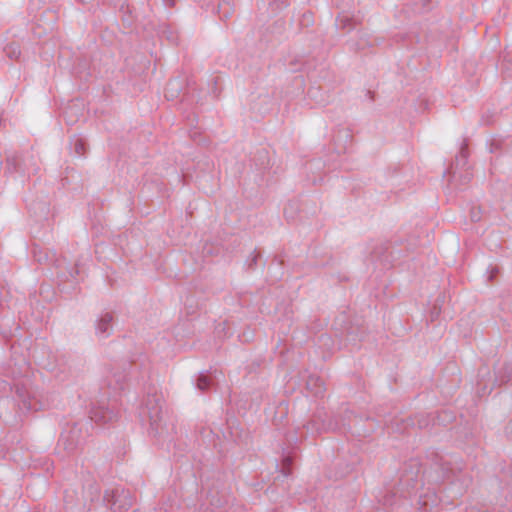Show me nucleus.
Masks as SVG:
<instances>
[{"label": "nucleus", "instance_id": "nucleus-15", "mask_svg": "<svg viewBox=\"0 0 512 512\" xmlns=\"http://www.w3.org/2000/svg\"><path fill=\"white\" fill-rule=\"evenodd\" d=\"M133 512H136V511H133Z\"/></svg>", "mask_w": 512, "mask_h": 512}, {"label": "nucleus", "instance_id": "nucleus-5", "mask_svg": "<svg viewBox=\"0 0 512 512\" xmlns=\"http://www.w3.org/2000/svg\"><path fill=\"white\" fill-rule=\"evenodd\" d=\"M211 384V380L206 375H200L197 379V388L201 391L206 390Z\"/></svg>", "mask_w": 512, "mask_h": 512}, {"label": "nucleus", "instance_id": "nucleus-8", "mask_svg": "<svg viewBox=\"0 0 512 512\" xmlns=\"http://www.w3.org/2000/svg\"><path fill=\"white\" fill-rule=\"evenodd\" d=\"M17 393L19 394V396L21 398H23L22 402H23L24 407H26L28 410H37L36 404H32L31 402H27L26 399L24 398V395L22 394V392L19 389L17 390Z\"/></svg>", "mask_w": 512, "mask_h": 512}, {"label": "nucleus", "instance_id": "nucleus-7", "mask_svg": "<svg viewBox=\"0 0 512 512\" xmlns=\"http://www.w3.org/2000/svg\"><path fill=\"white\" fill-rule=\"evenodd\" d=\"M291 463H292V460L290 457L284 458L283 463H282V473L285 476H288L290 474L289 466L291 465Z\"/></svg>", "mask_w": 512, "mask_h": 512}, {"label": "nucleus", "instance_id": "nucleus-9", "mask_svg": "<svg viewBox=\"0 0 512 512\" xmlns=\"http://www.w3.org/2000/svg\"><path fill=\"white\" fill-rule=\"evenodd\" d=\"M471 219H472V221H479L480 220L479 211L472 210L471 211Z\"/></svg>", "mask_w": 512, "mask_h": 512}, {"label": "nucleus", "instance_id": "nucleus-13", "mask_svg": "<svg viewBox=\"0 0 512 512\" xmlns=\"http://www.w3.org/2000/svg\"><path fill=\"white\" fill-rule=\"evenodd\" d=\"M511 378H507L506 380H502V382H509Z\"/></svg>", "mask_w": 512, "mask_h": 512}, {"label": "nucleus", "instance_id": "nucleus-2", "mask_svg": "<svg viewBox=\"0 0 512 512\" xmlns=\"http://www.w3.org/2000/svg\"><path fill=\"white\" fill-rule=\"evenodd\" d=\"M117 415L109 408L99 406L94 407L90 411V418L96 423H108L116 419Z\"/></svg>", "mask_w": 512, "mask_h": 512}, {"label": "nucleus", "instance_id": "nucleus-10", "mask_svg": "<svg viewBox=\"0 0 512 512\" xmlns=\"http://www.w3.org/2000/svg\"><path fill=\"white\" fill-rule=\"evenodd\" d=\"M364 36H365V35H364V34H362V36L360 37V40H359V41L361 42L362 46H361V47H359V49H364L365 44H366V42H367V41H366V39H364Z\"/></svg>", "mask_w": 512, "mask_h": 512}, {"label": "nucleus", "instance_id": "nucleus-4", "mask_svg": "<svg viewBox=\"0 0 512 512\" xmlns=\"http://www.w3.org/2000/svg\"><path fill=\"white\" fill-rule=\"evenodd\" d=\"M112 315L109 313H105L97 323V332L100 334H105L111 327Z\"/></svg>", "mask_w": 512, "mask_h": 512}, {"label": "nucleus", "instance_id": "nucleus-1", "mask_svg": "<svg viewBox=\"0 0 512 512\" xmlns=\"http://www.w3.org/2000/svg\"><path fill=\"white\" fill-rule=\"evenodd\" d=\"M146 408L150 419L151 432L154 436L168 438L175 433L174 421L168 413L163 411L159 398H149Z\"/></svg>", "mask_w": 512, "mask_h": 512}, {"label": "nucleus", "instance_id": "nucleus-11", "mask_svg": "<svg viewBox=\"0 0 512 512\" xmlns=\"http://www.w3.org/2000/svg\"><path fill=\"white\" fill-rule=\"evenodd\" d=\"M314 393H315V395H318V394L322 393L321 386Z\"/></svg>", "mask_w": 512, "mask_h": 512}, {"label": "nucleus", "instance_id": "nucleus-6", "mask_svg": "<svg viewBox=\"0 0 512 512\" xmlns=\"http://www.w3.org/2000/svg\"><path fill=\"white\" fill-rule=\"evenodd\" d=\"M74 148H75V152L78 155H83L84 151H85V143L81 139H78V140H76V142L74 144Z\"/></svg>", "mask_w": 512, "mask_h": 512}, {"label": "nucleus", "instance_id": "nucleus-14", "mask_svg": "<svg viewBox=\"0 0 512 512\" xmlns=\"http://www.w3.org/2000/svg\"><path fill=\"white\" fill-rule=\"evenodd\" d=\"M509 371L512 373V366H511V367H509Z\"/></svg>", "mask_w": 512, "mask_h": 512}, {"label": "nucleus", "instance_id": "nucleus-12", "mask_svg": "<svg viewBox=\"0 0 512 512\" xmlns=\"http://www.w3.org/2000/svg\"><path fill=\"white\" fill-rule=\"evenodd\" d=\"M312 381H314V379H313V378H311V379L308 381V383H307V386H308V387L311 385ZM315 381H318V379H315Z\"/></svg>", "mask_w": 512, "mask_h": 512}, {"label": "nucleus", "instance_id": "nucleus-3", "mask_svg": "<svg viewBox=\"0 0 512 512\" xmlns=\"http://www.w3.org/2000/svg\"><path fill=\"white\" fill-rule=\"evenodd\" d=\"M133 499L128 492H122L121 495L118 496V499L114 501L113 506L115 507V512H123L122 510H127L125 506L130 507L132 505Z\"/></svg>", "mask_w": 512, "mask_h": 512}]
</instances>
